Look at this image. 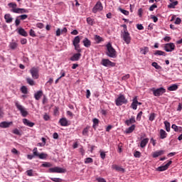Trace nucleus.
I'll list each match as a JSON object with an SVG mask.
<instances>
[{
  "instance_id": "obj_1",
  "label": "nucleus",
  "mask_w": 182,
  "mask_h": 182,
  "mask_svg": "<svg viewBox=\"0 0 182 182\" xmlns=\"http://www.w3.org/2000/svg\"><path fill=\"white\" fill-rule=\"evenodd\" d=\"M15 106L21 112V116L23 117H26L29 114V113L26 111V108L25 107L22 106L18 101H15Z\"/></svg>"
},
{
  "instance_id": "obj_2",
  "label": "nucleus",
  "mask_w": 182,
  "mask_h": 182,
  "mask_svg": "<svg viewBox=\"0 0 182 182\" xmlns=\"http://www.w3.org/2000/svg\"><path fill=\"white\" fill-rule=\"evenodd\" d=\"M107 56H109V58H116V56L117 55L116 50L113 48V46H112V44L110 43L107 45Z\"/></svg>"
},
{
  "instance_id": "obj_3",
  "label": "nucleus",
  "mask_w": 182,
  "mask_h": 182,
  "mask_svg": "<svg viewBox=\"0 0 182 182\" xmlns=\"http://www.w3.org/2000/svg\"><path fill=\"white\" fill-rule=\"evenodd\" d=\"M126 103H127L126 97H124V95L122 94H119L118 97L115 100V105L117 106H122V105H126Z\"/></svg>"
},
{
  "instance_id": "obj_4",
  "label": "nucleus",
  "mask_w": 182,
  "mask_h": 182,
  "mask_svg": "<svg viewBox=\"0 0 182 182\" xmlns=\"http://www.w3.org/2000/svg\"><path fill=\"white\" fill-rule=\"evenodd\" d=\"M121 38L127 45H129L130 42H132V36H130L129 31L122 32Z\"/></svg>"
},
{
  "instance_id": "obj_5",
  "label": "nucleus",
  "mask_w": 182,
  "mask_h": 182,
  "mask_svg": "<svg viewBox=\"0 0 182 182\" xmlns=\"http://www.w3.org/2000/svg\"><path fill=\"white\" fill-rule=\"evenodd\" d=\"M152 92H153L154 96L159 97L166 93V89H164V87H160L157 89L153 88Z\"/></svg>"
},
{
  "instance_id": "obj_6",
  "label": "nucleus",
  "mask_w": 182,
  "mask_h": 182,
  "mask_svg": "<svg viewBox=\"0 0 182 182\" xmlns=\"http://www.w3.org/2000/svg\"><path fill=\"white\" fill-rule=\"evenodd\" d=\"M101 11H103V4L100 1H97L92 8V12L93 14H97V12H101Z\"/></svg>"
},
{
  "instance_id": "obj_7",
  "label": "nucleus",
  "mask_w": 182,
  "mask_h": 182,
  "mask_svg": "<svg viewBox=\"0 0 182 182\" xmlns=\"http://www.w3.org/2000/svg\"><path fill=\"white\" fill-rule=\"evenodd\" d=\"M101 65H102V66H105L106 68L109 66H112V68L116 66V63L110 61L109 59H102L101 61Z\"/></svg>"
},
{
  "instance_id": "obj_8",
  "label": "nucleus",
  "mask_w": 182,
  "mask_h": 182,
  "mask_svg": "<svg viewBox=\"0 0 182 182\" xmlns=\"http://www.w3.org/2000/svg\"><path fill=\"white\" fill-rule=\"evenodd\" d=\"M30 73L33 79H39V70L36 68H32L30 70Z\"/></svg>"
},
{
  "instance_id": "obj_9",
  "label": "nucleus",
  "mask_w": 182,
  "mask_h": 182,
  "mask_svg": "<svg viewBox=\"0 0 182 182\" xmlns=\"http://www.w3.org/2000/svg\"><path fill=\"white\" fill-rule=\"evenodd\" d=\"M176 48V46L173 43H167L164 46V50L166 52H173Z\"/></svg>"
},
{
  "instance_id": "obj_10",
  "label": "nucleus",
  "mask_w": 182,
  "mask_h": 182,
  "mask_svg": "<svg viewBox=\"0 0 182 182\" xmlns=\"http://www.w3.org/2000/svg\"><path fill=\"white\" fill-rule=\"evenodd\" d=\"M50 173H65V169L55 166L54 168H50L48 169Z\"/></svg>"
},
{
  "instance_id": "obj_11",
  "label": "nucleus",
  "mask_w": 182,
  "mask_h": 182,
  "mask_svg": "<svg viewBox=\"0 0 182 182\" xmlns=\"http://www.w3.org/2000/svg\"><path fill=\"white\" fill-rule=\"evenodd\" d=\"M171 163H173V161H169L166 165L158 167L157 171H166V170H167L168 168V167H170Z\"/></svg>"
},
{
  "instance_id": "obj_12",
  "label": "nucleus",
  "mask_w": 182,
  "mask_h": 182,
  "mask_svg": "<svg viewBox=\"0 0 182 182\" xmlns=\"http://www.w3.org/2000/svg\"><path fill=\"white\" fill-rule=\"evenodd\" d=\"M12 124H14V122H8L4 121L0 123V127L1 129H8V127H10Z\"/></svg>"
},
{
  "instance_id": "obj_13",
  "label": "nucleus",
  "mask_w": 182,
  "mask_h": 182,
  "mask_svg": "<svg viewBox=\"0 0 182 182\" xmlns=\"http://www.w3.org/2000/svg\"><path fill=\"white\" fill-rule=\"evenodd\" d=\"M80 56H82L80 53H75L70 58V60H72V62L77 61L79 59H80Z\"/></svg>"
},
{
  "instance_id": "obj_14",
  "label": "nucleus",
  "mask_w": 182,
  "mask_h": 182,
  "mask_svg": "<svg viewBox=\"0 0 182 182\" xmlns=\"http://www.w3.org/2000/svg\"><path fill=\"white\" fill-rule=\"evenodd\" d=\"M23 123L28 127H33L35 126V123L29 121L28 119H23Z\"/></svg>"
},
{
  "instance_id": "obj_15",
  "label": "nucleus",
  "mask_w": 182,
  "mask_h": 182,
  "mask_svg": "<svg viewBox=\"0 0 182 182\" xmlns=\"http://www.w3.org/2000/svg\"><path fill=\"white\" fill-rule=\"evenodd\" d=\"M112 170H116V171H119L120 173H124L125 170L122 166H119L116 164L112 166Z\"/></svg>"
},
{
  "instance_id": "obj_16",
  "label": "nucleus",
  "mask_w": 182,
  "mask_h": 182,
  "mask_svg": "<svg viewBox=\"0 0 182 182\" xmlns=\"http://www.w3.org/2000/svg\"><path fill=\"white\" fill-rule=\"evenodd\" d=\"M137 103H139V101H137V97H134L131 105L132 109L134 110H137Z\"/></svg>"
},
{
  "instance_id": "obj_17",
  "label": "nucleus",
  "mask_w": 182,
  "mask_h": 182,
  "mask_svg": "<svg viewBox=\"0 0 182 182\" xmlns=\"http://www.w3.org/2000/svg\"><path fill=\"white\" fill-rule=\"evenodd\" d=\"M82 43L85 48H90L91 45H92V41H90V40H89V38H85L82 41Z\"/></svg>"
},
{
  "instance_id": "obj_18",
  "label": "nucleus",
  "mask_w": 182,
  "mask_h": 182,
  "mask_svg": "<svg viewBox=\"0 0 182 182\" xmlns=\"http://www.w3.org/2000/svg\"><path fill=\"white\" fill-rule=\"evenodd\" d=\"M4 19L6 22V23H11V22L14 21V18L12 16H11V14H6L4 15Z\"/></svg>"
},
{
  "instance_id": "obj_19",
  "label": "nucleus",
  "mask_w": 182,
  "mask_h": 182,
  "mask_svg": "<svg viewBox=\"0 0 182 182\" xmlns=\"http://www.w3.org/2000/svg\"><path fill=\"white\" fill-rule=\"evenodd\" d=\"M8 6L10 7V8H12L11 9V12H14V14H16V10L18 9V8H16V6H18V5L16 4V3H9L8 4Z\"/></svg>"
},
{
  "instance_id": "obj_20",
  "label": "nucleus",
  "mask_w": 182,
  "mask_h": 182,
  "mask_svg": "<svg viewBox=\"0 0 182 182\" xmlns=\"http://www.w3.org/2000/svg\"><path fill=\"white\" fill-rule=\"evenodd\" d=\"M163 154H164V151L160 150V151H156L154 152L152 154V156L154 157V159H156V158L159 157V156H163Z\"/></svg>"
},
{
  "instance_id": "obj_21",
  "label": "nucleus",
  "mask_w": 182,
  "mask_h": 182,
  "mask_svg": "<svg viewBox=\"0 0 182 182\" xmlns=\"http://www.w3.org/2000/svg\"><path fill=\"white\" fill-rule=\"evenodd\" d=\"M149 138H145L143 140L141 141L140 143V147H141V149H144V147H146V146H147V143H149Z\"/></svg>"
},
{
  "instance_id": "obj_22",
  "label": "nucleus",
  "mask_w": 182,
  "mask_h": 182,
  "mask_svg": "<svg viewBox=\"0 0 182 182\" xmlns=\"http://www.w3.org/2000/svg\"><path fill=\"white\" fill-rule=\"evenodd\" d=\"M43 95V92H42V90H40V91H38L36 93H35L34 97L36 100H39Z\"/></svg>"
},
{
  "instance_id": "obj_23",
  "label": "nucleus",
  "mask_w": 182,
  "mask_h": 182,
  "mask_svg": "<svg viewBox=\"0 0 182 182\" xmlns=\"http://www.w3.org/2000/svg\"><path fill=\"white\" fill-rule=\"evenodd\" d=\"M16 14H29V11L26 9L17 8Z\"/></svg>"
},
{
  "instance_id": "obj_24",
  "label": "nucleus",
  "mask_w": 182,
  "mask_h": 182,
  "mask_svg": "<svg viewBox=\"0 0 182 182\" xmlns=\"http://www.w3.org/2000/svg\"><path fill=\"white\" fill-rule=\"evenodd\" d=\"M133 123H136V119L134 118V117H132L131 119L125 121V124L127 126H130V124H133Z\"/></svg>"
},
{
  "instance_id": "obj_25",
  "label": "nucleus",
  "mask_w": 182,
  "mask_h": 182,
  "mask_svg": "<svg viewBox=\"0 0 182 182\" xmlns=\"http://www.w3.org/2000/svg\"><path fill=\"white\" fill-rule=\"evenodd\" d=\"M59 123H60V126H63V127L68 126V119H66V118H61L59 120Z\"/></svg>"
},
{
  "instance_id": "obj_26",
  "label": "nucleus",
  "mask_w": 182,
  "mask_h": 182,
  "mask_svg": "<svg viewBox=\"0 0 182 182\" xmlns=\"http://www.w3.org/2000/svg\"><path fill=\"white\" fill-rule=\"evenodd\" d=\"M177 5H178V1H172L171 4H169L168 5V8L169 9H174V8H176V6H177Z\"/></svg>"
},
{
  "instance_id": "obj_27",
  "label": "nucleus",
  "mask_w": 182,
  "mask_h": 182,
  "mask_svg": "<svg viewBox=\"0 0 182 182\" xmlns=\"http://www.w3.org/2000/svg\"><path fill=\"white\" fill-rule=\"evenodd\" d=\"M154 55L155 56H166V53L162 50H157L154 52Z\"/></svg>"
},
{
  "instance_id": "obj_28",
  "label": "nucleus",
  "mask_w": 182,
  "mask_h": 182,
  "mask_svg": "<svg viewBox=\"0 0 182 182\" xmlns=\"http://www.w3.org/2000/svg\"><path fill=\"white\" fill-rule=\"evenodd\" d=\"M135 129H136V125L133 124L131 127H129L128 129H127L125 132L127 134H129L130 133H133Z\"/></svg>"
},
{
  "instance_id": "obj_29",
  "label": "nucleus",
  "mask_w": 182,
  "mask_h": 182,
  "mask_svg": "<svg viewBox=\"0 0 182 182\" xmlns=\"http://www.w3.org/2000/svg\"><path fill=\"white\" fill-rule=\"evenodd\" d=\"M177 89H178V85L176 84H173L168 87V90H169V92H174V90H177Z\"/></svg>"
},
{
  "instance_id": "obj_30",
  "label": "nucleus",
  "mask_w": 182,
  "mask_h": 182,
  "mask_svg": "<svg viewBox=\"0 0 182 182\" xmlns=\"http://www.w3.org/2000/svg\"><path fill=\"white\" fill-rule=\"evenodd\" d=\"M94 39L96 42V43H100V42H103V38L100 37V36L95 35L94 37Z\"/></svg>"
},
{
  "instance_id": "obj_31",
  "label": "nucleus",
  "mask_w": 182,
  "mask_h": 182,
  "mask_svg": "<svg viewBox=\"0 0 182 182\" xmlns=\"http://www.w3.org/2000/svg\"><path fill=\"white\" fill-rule=\"evenodd\" d=\"M18 33L19 35H21V36H25V37L28 36V33L23 28H19Z\"/></svg>"
},
{
  "instance_id": "obj_32",
  "label": "nucleus",
  "mask_w": 182,
  "mask_h": 182,
  "mask_svg": "<svg viewBox=\"0 0 182 182\" xmlns=\"http://www.w3.org/2000/svg\"><path fill=\"white\" fill-rule=\"evenodd\" d=\"M80 43V37L79 36L75 37V38L73 41V45H79Z\"/></svg>"
},
{
  "instance_id": "obj_33",
  "label": "nucleus",
  "mask_w": 182,
  "mask_h": 182,
  "mask_svg": "<svg viewBox=\"0 0 182 182\" xmlns=\"http://www.w3.org/2000/svg\"><path fill=\"white\" fill-rule=\"evenodd\" d=\"M166 137H167V133L166 132V131H164V129H161L160 138L163 139H166Z\"/></svg>"
},
{
  "instance_id": "obj_34",
  "label": "nucleus",
  "mask_w": 182,
  "mask_h": 182,
  "mask_svg": "<svg viewBox=\"0 0 182 182\" xmlns=\"http://www.w3.org/2000/svg\"><path fill=\"white\" fill-rule=\"evenodd\" d=\"M9 48L13 50L18 48V43L16 42H11L9 43Z\"/></svg>"
},
{
  "instance_id": "obj_35",
  "label": "nucleus",
  "mask_w": 182,
  "mask_h": 182,
  "mask_svg": "<svg viewBox=\"0 0 182 182\" xmlns=\"http://www.w3.org/2000/svg\"><path fill=\"white\" fill-rule=\"evenodd\" d=\"M141 53L142 55H146V53H149V48L148 47H144V48H140Z\"/></svg>"
},
{
  "instance_id": "obj_36",
  "label": "nucleus",
  "mask_w": 182,
  "mask_h": 182,
  "mask_svg": "<svg viewBox=\"0 0 182 182\" xmlns=\"http://www.w3.org/2000/svg\"><path fill=\"white\" fill-rule=\"evenodd\" d=\"M26 82L28 85H30V86H35V81H33V80H32L29 77H27Z\"/></svg>"
},
{
  "instance_id": "obj_37",
  "label": "nucleus",
  "mask_w": 182,
  "mask_h": 182,
  "mask_svg": "<svg viewBox=\"0 0 182 182\" xmlns=\"http://www.w3.org/2000/svg\"><path fill=\"white\" fill-rule=\"evenodd\" d=\"M89 129H90V126L86 127L83 131H82V134L83 136H87V134H89Z\"/></svg>"
},
{
  "instance_id": "obj_38",
  "label": "nucleus",
  "mask_w": 182,
  "mask_h": 182,
  "mask_svg": "<svg viewBox=\"0 0 182 182\" xmlns=\"http://www.w3.org/2000/svg\"><path fill=\"white\" fill-rule=\"evenodd\" d=\"M75 47V50L77 52V53H81L82 49H80V45L77 44L73 46Z\"/></svg>"
},
{
  "instance_id": "obj_39",
  "label": "nucleus",
  "mask_w": 182,
  "mask_h": 182,
  "mask_svg": "<svg viewBox=\"0 0 182 182\" xmlns=\"http://www.w3.org/2000/svg\"><path fill=\"white\" fill-rule=\"evenodd\" d=\"M48 157V154L45 153L39 154L38 159H41V160H43Z\"/></svg>"
},
{
  "instance_id": "obj_40",
  "label": "nucleus",
  "mask_w": 182,
  "mask_h": 182,
  "mask_svg": "<svg viewBox=\"0 0 182 182\" xmlns=\"http://www.w3.org/2000/svg\"><path fill=\"white\" fill-rule=\"evenodd\" d=\"M134 156L136 158V159H140L141 157V153L139 151H136L134 153Z\"/></svg>"
},
{
  "instance_id": "obj_41",
  "label": "nucleus",
  "mask_w": 182,
  "mask_h": 182,
  "mask_svg": "<svg viewBox=\"0 0 182 182\" xmlns=\"http://www.w3.org/2000/svg\"><path fill=\"white\" fill-rule=\"evenodd\" d=\"M21 92L23 93V95H28V88L26 86H22L21 88Z\"/></svg>"
},
{
  "instance_id": "obj_42",
  "label": "nucleus",
  "mask_w": 182,
  "mask_h": 182,
  "mask_svg": "<svg viewBox=\"0 0 182 182\" xmlns=\"http://www.w3.org/2000/svg\"><path fill=\"white\" fill-rule=\"evenodd\" d=\"M118 9L120 12H122V14H123L124 15H126V16H127L129 15V11L124 10L122 8H119Z\"/></svg>"
},
{
  "instance_id": "obj_43",
  "label": "nucleus",
  "mask_w": 182,
  "mask_h": 182,
  "mask_svg": "<svg viewBox=\"0 0 182 182\" xmlns=\"http://www.w3.org/2000/svg\"><path fill=\"white\" fill-rule=\"evenodd\" d=\"M164 124H165L166 132H170V122L165 121Z\"/></svg>"
},
{
  "instance_id": "obj_44",
  "label": "nucleus",
  "mask_w": 182,
  "mask_h": 182,
  "mask_svg": "<svg viewBox=\"0 0 182 182\" xmlns=\"http://www.w3.org/2000/svg\"><path fill=\"white\" fill-rule=\"evenodd\" d=\"M26 173L27 176H28V177H33V170H32V169L28 170V171H26Z\"/></svg>"
},
{
  "instance_id": "obj_45",
  "label": "nucleus",
  "mask_w": 182,
  "mask_h": 182,
  "mask_svg": "<svg viewBox=\"0 0 182 182\" xmlns=\"http://www.w3.org/2000/svg\"><path fill=\"white\" fill-rule=\"evenodd\" d=\"M92 122H93L92 127L95 129V126H97V124H99V119L97 118H94Z\"/></svg>"
},
{
  "instance_id": "obj_46",
  "label": "nucleus",
  "mask_w": 182,
  "mask_h": 182,
  "mask_svg": "<svg viewBox=\"0 0 182 182\" xmlns=\"http://www.w3.org/2000/svg\"><path fill=\"white\" fill-rule=\"evenodd\" d=\"M30 36H32V38H36V33H35V31L33 29H31L29 31Z\"/></svg>"
},
{
  "instance_id": "obj_47",
  "label": "nucleus",
  "mask_w": 182,
  "mask_h": 182,
  "mask_svg": "<svg viewBox=\"0 0 182 182\" xmlns=\"http://www.w3.org/2000/svg\"><path fill=\"white\" fill-rule=\"evenodd\" d=\"M156 119V114L151 113L149 115V120L150 122H153Z\"/></svg>"
},
{
  "instance_id": "obj_48",
  "label": "nucleus",
  "mask_w": 182,
  "mask_h": 182,
  "mask_svg": "<svg viewBox=\"0 0 182 182\" xmlns=\"http://www.w3.org/2000/svg\"><path fill=\"white\" fill-rule=\"evenodd\" d=\"M50 180H52V181H54V182H62V181H63V180H62V178H50Z\"/></svg>"
},
{
  "instance_id": "obj_49",
  "label": "nucleus",
  "mask_w": 182,
  "mask_h": 182,
  "mask_svg": "<svg viewBox=\"0 0 182 182\" xmlns=\"http://www.w3.org/2000/svg\"><path fill=\"white\" fill-rule=\"evenodd\" d=\"M152 66L155 68V69H161V66L159 65V64L156 62L152 63Z\"/></svg>"
},
{
  "instance_id": "obj_50",
  "label": "nucleus",
  "mask_w": 182,
  "mask_h": 182,
  "mask_svg": "<svg viewBox=\"0 0 182 182\" xmlns=\"http://www.w3.org/2000/svg\"><path fill=\"white\" fill-rule=\"evenodd\" d=\"M141 116H143V112L140 111L136 116V120L140 122V120H141Z\"/></svg>"
},
{
  "instance_id": "obj_51",
  "label": "nucleus",
  "mask_w": 182,
  "mask_h": 182,
  "mask_svg": "<svg viewBox=\"0 0 182 182\" xmlns=\"http://www.w3.org/2000/svg\"><path fill=\"white\" fill-rule=\"evenodd\" d=\"M92 161H93V159H92V158H86L85 159V164H89V163H92Z\"/></svg>"
},
{
  "instance_id": "obj_52",
  "label": "nucleus",
  "mask_w": 182,
  "mask_h": 182,
  "mask_svg": "<svg viewBox=\"0 0 182 182\" xmlns=\"http://www.w3.org/2000/svg\"><path fill=\"white\" fill-rule=\"evenodd\" d=\"M100 157L102 160H105V159H106V153L102 151H100Z\"/></svg>"
},
{
  "instance_id": "obj_53",
  "label": "nucleus",
  "mask_w": 182,
  "mask_h": 182,
  "mask_svg": "<svg viewBox=\"0 0 182 182\" xmlns=\"http://www.w3.org/2000/svg\"><path fill=\"white\" fill-rule=\"evenodd\" d=\"M42 167H52V164L49 162H45L42 164Z\"/></svg>"
},
{
  "instance_id": "obj_54",
  "label": "nucleus",
  "mask_w": 182,
  "mask_h": 182,
  "mask_svg": "<svg viewBox=\"0 0 182 182\" xmlns=\"http://www.w3.org/2000/svg\"><path fill=\"white\" fill-rule=\"evenodd\" d=\"M87 23L88 25H93V19L90 17L87 18Z\"/></svg>"
},
{
  "instance_id": "obj_55",
  "label": "nucleus",
  "mask_w": 182,
  "mask_h": 182,
  "mask_svg": "<svg viewBox=\"0 0 182 182\" xmlns=\"http://www.w3.org/2000/svg\"><path fill=\"white\" fill-rule=\"evenodd\" d=\"M36 26L37 28H39V29H43V28H45V25L42 23H38Z\"/></svg>"
},
{
  "instance_id": "obj_56",
  "label": "nucleus",
  "mask_w": 182,
  "mask_h": 182,
  "mask_svg": "<svg viewBox=\"0 0 182 182\" xmlns=\"http://www.w3.org/2000/svg\"><path fill=\"white\" fill-rule=\"evenodd\" d=\"M13 133H14V134H16L17 136H21V132H19V130L18 129H14L13 130Z\"/></svg>"
},
{
  "instance_id": "obj_57",
  "label": "nucleus",
  "mask_w": 182,
  "mask_h": 182,
  "mask_svg": "<svg viewBox=\"0 0 182 182\" xmlns=\"http://www.w3.org/2000/svg\"><path fill=\"white\" fill-rule=\"evenodd\" d=\"M43 119H44V120H46V122H48V120L50 119V117L49 115H48V114H45L43 115Z\"/></svg>"
},
{
  "instance_id": "obj_58",
  "label": "nucleus",
  "mask_w": 182,
  "mask_h": 182,
  "mask_svg": "<svg viewBox=\"0 0 182 182\" xmlns=\"http://www.w3.org/2000/svg\"><path fill=\"white\" fill-rule=\"evenodd\" d=\"M156 8H157V5H156L155 4H154L153 5H151L149 7V11H154V9H156Z\"/></svg>"
},
{
  "instance_id": "obj_59",
  "label": "nucleus",
  "mask_w": 182,
  "mask_h": 182,
  "mask_svg": "<svg viewBox=\"0 0 182 182\" xmlns=\"http://www.w3.org/2000/svg\"><path fill=\"white\" fill-rule=\"evenodd\" d=\"M20 19H21V21H25V19L28 18V15L26 14H23L19 16Z\"/></svg>"
},
{
  "instance_id": "obj_60",
  "label": "nucleus",
  "mask_w": 182,
  "mask_h": 182,
  "mask_svg": "<svg viewBox=\"0 0 182 182\" xmlns=\"http://www.w3.org/2000/svg\"><path fill=\"white\" fill-rule=\"evenodd\" d=\"M174 23H175L176 25H180V23H181V18H176V19Z\"/></svg>"
},
{
  "instance_id": "obj_61",
  "label": "nucleus",
  "mask_w": 182,
  "mask_h": 182,
  "mask_svg": "<svg viewBox=\"0 0 182 182\" xmlns=\"http://www.w3.org/2000/svg\"><path fill=\"white\" fill-rule=\"evenodd\" d=\"M96 180L98 182H107L105 178H100H100H97Z\"/></svg>"
},
{
  "instance_id": "obj_62",
  "label": "nucleus",
  "mask_w": 182,
  "mask_h": 182,
  "mask_svg": "<svg viewBox=\"0 0 182 182\" xmlns=\"http://www.w3.org/2000/svg\"><path fill=\"white\" fill-rule=\"evenodd\" d=\"M122 28H124L123 31L122 32H129L127 31V26L126 24H123L121 26Z\"/></svg>"
},
{
  "instance_id": "obj_63",
  "label": "nucleus",
  "mask_w": 182,
  "mask_h": 182,
  "mask_svg": "<svg viewBox=\"0 0 182 182\" xmlns=\"http://www.w3.org/2000/svg\"><path fill=\"white\" fill-rule=\"evenodd\" d=\"M182 110V103L179 102L177 108L178 112H181Z\"/></svg>"
},
{
  "instance_id": "obj_64",
  "label": "nucleus",
  "mask_w": 182,
  "mask_h": 182,
  "mask_svg": "<svg viewBox=\"0 0 182 182\" xmlns=\"http://www.w3.org/2000/svg\"><path fill=\"white\" fill-rule=\"evenodd\" d=\"M172 129L174 130V132H178V127L176 124H172Z\"/></svg>"
}]
</instances>
